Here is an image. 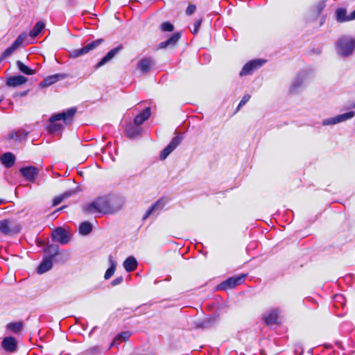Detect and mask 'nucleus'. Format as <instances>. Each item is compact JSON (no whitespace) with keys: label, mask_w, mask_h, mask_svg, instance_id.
Segmentation results:
<instances>
[{"label":"nucleus","mask_w":355,"mask_h":355,"mask_svg":"<svg viewBox=\"0 0 355 355\" xmlns=\"http://www.w3.org/2000/svg\"><path fill=\"white\" fill-rule=\"evenodd\" d=\"M119 209L114 208L108 196H101L91 202L86 204L83 210L86 214H108L116 211Z\"/></svg>","instance_id":"f257e3e1"},{"label":"nucleus","mask_w":355,"mask_h":355,"mask_svg":"<svg viewBox=\"0 0 355 355\" xmlns=\"http://www.w3.org/2000/svg\"><path fill=\"white\" fill-rule=\"evenodd\" d=\"M336 54L341 58L350 57L355 51V38L349 35H343L335 42Z\"/></svg>","instance_id":"f03ea898"},{"label":"nucleus","mask_w":355,"mask_h":355,"mask_svg":"<svg viewBox=\"0 0 355 355\" xmlns=\"http://www.w3.org/2000/svg\"><path fill=\"white\" fill-rule=\"evenodd\" d=\"M76 111L77 110L76 107H71L65 112L52 116L50 118V131L56 132L62 128L61 124L56 123L58 121H62L65 124L71 123Z\"/></svg>","instance_id":"7ed1b4c3"},{"label":"nucleus","mask_w":355,"mask_h":355,"mask_svg":"<svg viewBox=\"0 0 355 355\" xmlns=\"http://www.w3.org/2000/svg\"><path fill=\"white\" fill-rule=\"evenodd\" d=\"M103 42V39H98L90 43L85 44L83 47L80 49H73L69 53L70 57L73 58H76L81 55H83L97 48L100 44H102Z\"/></svg>","instance_id":"20e7f679"},{"label":"nucleus","mask_w":355,"mask_h":355,"mask_svg":"<svg viewBox=\"0 0 355 355\" xmlns=\"http://www.w3.org/2000/svg\"><path fill=\"white\" fill-rule=\"evenodd\" d=\"M355 116V112L349 111L346 113L338 114L336 116L327 118L322 121L323 126L334 125L352 119Z\"/></svg>","instance_id":"39448f33"},{"label":"nucleus","mask_w":355,"mask_h":355,"mask_svg":"<svg viewBox=\"0 0 355 355\" xmlns=\"http://www.w3.org/2000/svg\"><path fill=\"white\" fill-rule=\"evenodd\" d=\"M266 63V60L254 59L248 62L240 71L241 76L252 74L255 70L261 67Z\"/></svg>","instance_id":"423d86ee"},{"label":"nucleus","mask_w":355,"mask_h":355,"mask_svg":"<svg viewBox=\"0 0 355 355\" xmlns=\"http://www.w3.org/2000/svg\"><path fill=\"white\" fill-rule=\"evenodd\" d=\"M20 227L12 220H0V232L3 234H16L20 231Z\"/></svg>","instance_id":"0eeeda50"},{"label":"nucleus","mask_w":355,"mask_h":355,"mask_svg":"<svg viewBox=\"0 0 355 355\" xmlns=\"http://www.w3.org/2000/svg\"><path fill=\"white\" fill-rule=\"evenodd\" d=\"M245 275H241L236 277H232L218 285V288L227 290L242 284L244 282Z\"/></svg>","instance_id":"6e6552de"},{"label":"nucleus","mask_w":355,"mask_h":355,"mask_svg":"<svg viewBox=\"0 0 355 355\" xmlns=\"http://www.w3.org/2000/svg\"><path fill=\"white\" fill-rule=\"evenodd\" d=\"M182 138L177 135L173 138L171 141L160 153V159L164 160L180 144Z\"/></svg>","instance_id":"1a4fd4ad"},{"label":"nucleus","mask_w":355,"mask_h":355,"mask_svg":"<svg viewBox=\"0 0 355 355\" xmlns=\"http://www.w3.org/2000/svg\"><path fill=\"white\" fill-rule=\"evenodd\" d=\"M165 205V202L163 199L157 200L154 204H153L146 211V214L144 215L142 219L144 220H146L149 216L152 215H158L160 211L162 210Z\"/></svg>","instance_id":"9d476101"},{"label":"nucleus","mask_w":355,"mask_h":355,"mask_svg":"<svg viewBox=\"0 0 355 355\" xmlns=\"http://www.w3.org/2000/svg\"><path fill=\"white\" fill-rule=\"evenodd\" d=\"M52 239L61 244H67L70 241V237L67 232L62 227H58L52 232Z\"/></svg>","instance_id":"9b49d317"},{"label":"nucleus","mask_w":355,"mask_h":355,"mask_svg":"<svg viewBox=\"0 0 355 355\" xmlns=\"http://www.w3.org/2000/svg\"><path fill=\"white\" fill-rule=\"evenodd\" d=\"M122 45H119L116 48L110 50L95 66L96 69H98L110 61L121 49Z\"/></svg>","instance_id":"f8f14e48"},{"label":"nucleus","mask_w":355,"mask_h":355,"mask_svg":"<svg viewBox=\"0 0 355 355\" xmlns=\"http://www.w3.org/2000/svg\"><path fill=\"white\" fill-rule=\"evenodd\" d=\"M1 346L5 351L12 353L17 350V341L14 337H6L1 342Z\"/></svg>","instance_id":"ddd939ff"},{"label":"nucleus","mask_w":355,"mask_h":355,"mask_svg":"<svg viewBox=\"0 0 355 355\" xmlns=\"http://www.w3.org/2000/svg\"><path fill=\"white\" fill-rule=\"evenodd\" d=\"M66 77L67 75L63 73H56L54 75L49 76L40 83V87L42 88L49 87L57 83L58 80L65 78Z\"/></svg>","instance_id":"4468645a"},{"label":"nucleus","mask_w":355,"mask_h":355,"mask_svg":"<svg viewBox=\"0 0 355 355\" xmlns=\"http://www.w3.org/2000/svg\"><path fill=\"white\" fill-rule=\"evenodd\" d=\"M155 64V60L151 57H147L142 58L138 63V69L144 73H146Z\"/></svg>","instance_id":"2eb2a0df"},{"label":"nucleus","mask_w":355,"mask_h":355,"mask_svg":"<svg viewBox=\"0 0 355 355\" xmlns=\"http://www.w3.org/2000/svg\"><path fill=\"white\" fill-rule=\"evenodd\" d=\"M279 314V309H271L266 313L263 317V320L268 325L276 324L278 320Z\"/></svg>","instance_id":"dca6fc26"},{"label":"nucleus","mask_w":355,"mask_h":355,"mask_svg":"<svg viewBox=\"0 0 355 355\" xmlns=\"http://www.w3.org/2000/svg\"><path fill=\"white\" fill-rule=\"evenodd\" d=\"M27 81V78L23 76H13L6 80V85L9 87H16L25 84Z\"/></svg>","instance_id":"f3484780"},{"label":"nucleus","mask_w":355,"mask_h":355,"mask_svg":"<svg viewBox=\"0 0 355 355\" xmlns=\"http://www.w3.org/2000/svg\"><path fill=\"white\" fill-rule=\"evenodd\" d=\"M21 175L28 180H33L39 173V170L35 166L23 167L20 169Z\"/></svg>","instance_id":"a211bd4d"},{"label":"nucleus","mask_w":355,"mask_h":355,"mask_svg":"<svg viewBox=\"0 0 355 355\" xmlns=\"http://www.w3.org/2000/svg\"><path fill=\"white\" fill-rule=\"evenodd\" d=\"M151 114L150 108L146 107L141 113L137 114L134 119V125L139 126L149 119Z\"/></svg>","instance_id":"6ab92c4d"},{"label":"nucleus","mask_w":355,"mask_h":355,"mask_svg":"<svg viewBox=\"0 0 355 355\" xmlns=\"http://www.w3.org/2000/svg\"><path fill=\"white\" fill-rule=\"evenodd\" d=\"M53 266V259L51 257H44L43 261L37 267V271L39 274H43L51 269Z\"/></svg>","instance_id":"aec40b11"},{"label":"nucleus","mask_w":355,"mask_h":355,"mask_svg":"<svg viewBox=\"0 0 355 355\" xmlns=\"http://www.w3.org/2000/svg\"><path fill=\"white\" fill-rule=\"evenodd\" d=\"M180 37V34L179 33H174L170 38H168L167 40L162 42L159 44V49H165L168 46H175L177 42H178L179 39Z\"/></svg>","instance_id":"412c9836"},{"label":"nucleus","mask_w":355,"mask_h":355,"mask_svg":"<svg viewBox=\"0 0 355 355\" xmlns=\"http://www.w3.org/2000/svg\"><path fill=\"white\" fill-rule=\"evenodd\" d=\"M1 161L6 168H10L15 164V157L11 153H6L1 156Z\"/></svg>","instance_id":"4be33fe9"},{"label":"nucleus","mask_w":355,"mask_h":355,"mask_svg":"<svg viewBox=\"0 0 355 355\" xmlns=\"http://www.w3.org/2000/svg\"><path fill=\"white\" fill-rule=\"evenodd\" d=\"M27 135L28 132H26L24 130H19L10 132L7 137L8 139L19 141L25 139Z\"/></svg>","instance_id":"5701e85b"},{"label":"nucleus","mask_w":355,"mask_h":355,"mask_svg":"<svg viewBox=\"0 0 355 355\" xmlns=\"http://www.w3.org/2000/svg\"><path fill=\"white\" fill-rule=\"evenodd\" d=\"M137 266V261L132 256L128 257L123 262V267L127 272H132L135 270Z\"/></svg>","instance_id":"b1692460"},{"label":"nucleus","mask_w":355,"mask_h":355,"mask_svg":"<svg viewBox=\"0 0 355 355\" xmlns=\"http://www.w3.org/2000/svg\"><path fill=\"white\" fill-rule=\"evenodd\" d=\"M126 135L130 138H135L141 134V128L132 124L128 125L125 129Z\"/></svg>","instance_id":"393cba45"},{"label":"nucleus","mask_w":355,"mask_h":355,"mask_svg":"<svg viewBox=\"0 0 355 355\" xmlns=\"http://www.w3.org/2000/svg\"><path fill=\"white\" fill-rule=\"evenodd\" d=\"M336 18L338 22L351 21L350 15H347V10L344 8H338L336 10Z\"/></svg>","instance_id":"a878e982"},{"label":"nucleus","mask_w":355,"mask_h":355,"mask_svg":"<svg viewBox=\"0 0 355 355\" xmlns=\"http://www.w3.org/2000/svg\"><path fill=\"white\" fill-rule=\"evenodd\" d=\"M130 335L131 334L130 331H123L121 334H119L113 340L110 347L117 346L121 341L127 340L130 338Z\"/></svg>","instance_id":"bb28decb"},{"label":"nucleus","mask_w":355,"mask_h":355,"mask_svg":"<svg viewBox=\"0 0 355 355\" xmlns=\"http://www.w3.org/2000/svg\"><path fill=\"white\" fill-rule=\"evenodd\" d=\"M109 262L110 264V268L106 270L104 278L105 279H110L116 270V263L115 261L113 259L112 256L109 257Z\"/></svg>","instance_id":"cd10ccee"},{"label":"nucleus","mask_w":355,"mask_h":355,"mask_svg":"<svg viewBox=\"0 0 355 355\" xmlns=\"http://www.w3.org/2000/svg\"><path fill=\"white\" fill-rule=\"evenodd\" d=\"M16 65L18 69L23 73L26 75H33L35 73V71L29 68L28 66L25 65L21 61L17 60L16 62Z\"/></svg>","instance_id":"c85d7f7f"},{"label":"nucleus","mask_w":355,"mask_h":355,"mask_svg":"<svg viewBox=\"0 0 355 355\" xmlns=\"http://www.w3.org/2000/svg\"><path fill=\"white\" fill-rule=\"evenodd\" d=\"M92 225L88 221L83 222L79 226V233L81 235H87L92 232Z\"/></svg>","instance_id":"c756f323"},{"label":"nucleus","mask_w":355,"mask_h":355,"mask_svg":"<svg viewBox=\"0 0 355 355\" xmlns=\"http://www.w3.org/2000/svg\"><path fill=\"white\" fill-rule=\"evenodd\" d=\"M45 25L42 21H37L34 26L33 28L30 31L29 35L31 37L37 36L42 31L44 28Z\"/></svg>","instance_id":"7c9ffc66"},{"label":"nucleus","mask_w":355,"mask_h":355,"mask_svg":"<svg viewBox=\"0 0 355 355\" xmlns=\"http://www.w3.org/2000/svg\"><path fill=\"white\" fill-rule=\"evenodd\" d=\"M23 328L22 322H10L6 325V329L10 331L17 334L21 331Z\"/></svg>","instance_id":"2f4dec72"},{"label":"nucleus","mask_w":355,"mask_h":355,"mask_svg":"<svg viewBox=\"0 0 355 355\" xmlns=\"http://www.w3.org/2000/svg\"><path fill=\"white\" fill-rule=\"evenodd\" d=\"M59 248L56 245H49L45 249L44 252L48 254L46 257H51L53 260V257L58 254Z\"/></svg>","instance_id":"473e14b6"},{"label":"nucleus","mask_w":355,"mask_h":355,"mask_svg":"<svg viewBox=\"0 0 355 355\" xmlns=\"http://www.w3.org/2000/svg\"><path fill=\"white\" fill-rule=\"evenodd\" d=\"M74 193H75V191L73 190H71V191H67L59 196L55 197L53 199V205H55V206L58 205L64 199L69 198V196H71V195H73Z\"/></svg>","instance_id":"72a5a7b5"},{"label":"nucleus","mask_w":355,"mask_h":355,"mask_svg":"<svg viewBox=\"0 0 355 355\" xmlns=\"http://www.w3.org/2000/svg\"><path fill=\"white\" fill-rule=\"evenodd\" d=\"M304 82V76L302 74H300L295 81L293 83L291 86L292 91L295 92L296 91Z\"/></svg>","instance_id":"f704fd0d"},{"label":"nucleus","mask_w":355,"mask_h":355,"mask_svg":"<svg viewBox=\"0 0 355 355\" xmlns=\"http://www.w3.org/2000/svg\"><path fill=\"white\" fill-rule=\"evenodd\" d=\"M17 49L12 44V45L6 49L0 57V62L6 59L7 57L10 55Z\"/></svg>","instance_id":"c9c22d12"},{"label":"nucleus","mask_w":355,"mask_h":355,"mask_svg":"<svg viewBox=\"0 0 355 355\" xmlns=\"http://www.w3.org/2000/svg\"><path fill=\"white\" fill-rule=\"evenodd\" d=\"M27 37V35L26 33H21L18 36L16 40L12 43V44L18 49L26 40Z\"/></svg>","instance_id":"e433bc0d"},{"label":"nucleus","mask_w":355,"mask_h":355,"mask_svg":"<svg viewBox=\"0 0 355 355\" xmlns=\"http://www.w3.org/2000/svg\"><path fill=\"white\" fill-rule=\"evenodd\" d=\"M160 28L164 32H171L173 31V25L170 22L166 21L161 24Z\"/></svg>","instance_id":"4c0bfd02"},{"label":"nucleus","mask_w":355,"mask_h":355,"mask_svg":"<svg viewBox=\"0 0 355 355\" xmlns=\"http://www.w3.org/2000/svg\"><path fill=\"white\" fill-rule=\"evenodd\" d=\"M325 7V2L323 1H321L318 2L314 7L313 9L317 15H320V12L322 11L324 8Z\"/></svg>","instance_id":"58836bf2"},{"label":"nucleus","mask_w":355,"mask_h":355,"mask_svg":"<svg viewBox=\"0 0 355 355\" xmlns=\"http://www.w3.org/2000/svg\"><path fill=\"white\" fill-rule=\"evenodd\" d=\"M251 96L250 94H245L243 96L242 99L241 100L239 105H238V107H237V110H239L242 106H243L244 105H245L247 103V102L249 101V100L250 99Z\"/></svg>","instance_id":"ea45409f"},{"label":"nucleus","mask_w":355,"mask_h":355,"mask_svg":"<svg viewBox=\"0 0 355 355\" xmlns=\"http://www.w3.org/2000/svg\"><path fill=\"white\" fill-rule=\"evenodd\" d=\"M202 24V19L196 20L194 23V28L192 31L193 34H196L198 32L199 28Z\"/></svg>","instance_id":"a19ab883"},{"label":"nucleus","mask_w":355,"mask_h":355,"mask_svg":"<svg viewBox=\"0 0 355 355\" xmlns=\"http://www.w3.org/2000/svg\"><path fill=\"white\" fill-rule=\"evenodd\" d=\"M196 7L195 5L190 4L188 6L187 10H186V14L187 15H192L196 11Z\"/></svg>","instance_id":"79ce46f5"},{"label":"nucleus","mask_w":355,"mask_h":355,"mask_svg":"<svg viewBox=\"0 0 355 355\" xmlns=\"http://www.w3.org/2000/svg\"><path fill=\"white\" fill-rule=\"evenodd\" d=\"M123 280V277H118L116 278H115L112 282H111V284L112 286H116V285H119L120 284Z\"/></svg>","instance_id":"37998d69"},{"label":"nucleus","mask_w":355,"mask_h":355,"mask_svg":"<svg viewBox=\"0 0 355 355\" xmlns=\"http://www.w3.org/2000/svg\"><path fill=\"white\" fill-rule=\"evenodd\" d=\"M197 326H198V327H201V328H208L209 327V322H208V321L202 322L200 324H198Z\"/></svg>","instance_id":"c03bdc74"},{"label":"nucleus","mask_w":355,"mask_h":355,"mask_svg":"<svg viewBox=\"0 0 355 355\" xmlns=\"http://www.w3.org/2000/svg\"><path fill=\"white\" fill-rule=\"evenodd\" d=\"M335 299L337 301L340 302L341 303H343V301L345 300L344 296L343 295H336L335 296Z\"/></svg>","instance_id":"a18cd8bd"},{"label":"nucleus","mask_w":355,"mask_h":355,"mask_svg":"<svg viewBox=\"0 0 355 355\" xmlns=\"http://www.w3.org/2000/svg\"><path fill=\"white\" fill-rule=\"evenodd\" d=\"M351 20L355 19V10L350 13Z\"/></svg>","instance_id":"49530a36"},{"label":"nucleus","mask_w":355,"mask_h":355,"mask_svg":"<svg viewBox=\"0 0 355 355\" xmlns=\"http://www.w3.org/2000/svg\"><path fill=\"white\" fill-rule=\"evenodd\" d=\"M3 202V200L0 199V205L2 204Z\"/></svg>","instance_id":"de8ad7c7"},{"label":"nucleus","mask_w":355,"mask_h":355,"mask_svg":"<svg viewBox=\"0 0 355 355\" xmlns=\"http://www.w3.org/2000/svg\"><path fill=\"white\" fill-rule=\"evenodd\" d=\"M352 107H353L354 108H355V103L353 105V106H352Z\"/></svg>","instance_id":"09e8293b"},{"label":"nucleus","mask_w":355,"mask_h":355,"mask_svg":"<svg viewBox=\"0 0 355 355\" xmlns=\"http://www.w3.org/2000/svg\"><path fill=\"white\" fill-rule=\"evenodd\" d=\"M3 101V98H0V103Z\"/></svg>","instance_id":"8fccbe9b"}]
</instances>
